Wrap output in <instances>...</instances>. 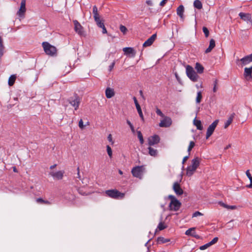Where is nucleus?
Wrapping results in <instances>:
<instances>
[{
	"mask_svg": "<svg viewBox=\"0 0 252 252\" xmlns=\"http://www.w3.org/2000/svg\"><path fill=\"white\" fill-rule=\"evenodd\" d=\"M200 163V158L198 157H195L191 160V165L188 166L186 169V174L190 177L193 175L196 171L197 167L199 166Z\"/></svg>",
	"mask_w": 252,
	"mask_h": 252,
	"instance_id": "1",
	"label": "nucleus"
},
{
	"mask_svg": "<svg viewBox=\"0 0 252 252\" xmlns=\"http://www.w3.org/2000/svg\"><path fill=\"white\" fill-rule=\"evenodd\" d=\"M105 193L107 196L116 199H123L125 195V193L116 189L106 190Z\"/></svg>",
	"mask_w": 252,
	"mask_h": 252,
	"instance_id": "2",
	"label": "nucleus"
},
{
	"mask_svg": "<svg viewBox=\"0 0 252 252\" xmlns=\"http://www.w3.org/2000/svg\"><path fill=\"white\" fill-rule=\"evenodd\" d=\"M42 45L44 50L47 55L51 56L56 55L57 49L55 46L51 45L47 42H43Z\"/></svg>",
	"mask_w": 252,
	"mask_h": 252,
	"instance_id": "3",
	"label": "nucleus"
},
{
	"mask_svg": "<svg viewBox=\"0 0 252 252\" xmlns=\"http://www.w3.org/2000/svg\"><path fill=\"white\" fill-rule=\"evenodd\" d=\"M186 73L188 77L192 81H197L198 76L195 73L192 67L188 65L186 67Z\"/></svg>",
	"mask_w": 252,
	"mask_h": 252,
	"instance_id": "4",
	"label": "nucleus"
},
{
	"mask_svg": "<svg viewBox=\"0 0 252 252\" xmlns=\"http://www.w3.org/2000/svg\"><path fill=\"white\" fill-rule=\"evenodd\" d=\"M143 169V166H137L132 169L131 173L134 177L141 179Z\"/></svg>",
	"mask_w": 252,
	"mask_h": 252,
	"instance_id": "5",
	"label": "nucleus"
},
{
	"mask_svg": "<svg viewBox=\"0 0 252 252\" xmlns=\"http://www.w3.org/2000/svg\"><path fill=\"white\" fill-rule=\"evenodd\" d=\"M68 102L74 107L75 110H77L80 103V99L77 94H75L74 96L71 97L69 98Z\"/></svg>",
	"mask_w": 252,
	"mask_h": 252,
	"instance_id": "6",
	"label": "nucleus"
},
{
	"mask_svg": "<svg viewBox=\"0 0 252 252\" xmlns=\"http://www.w3.org/2000/svg\"><path fill=\"white\" fill-rule=\"evenodd\" d=\"M219 120H216L213 122L208 127L206 135V138L208 139L213 133L218 124Z\"/></svg>",
	"mask_w": 252,
	"mask_h": 252,
	"instance_id": "7",
	"label": "nucleus"
},
{
	"mask_svg": "<svg viewBox=\"0 0 252 252\" xmlns=\"http://www.w3.org/2000/svg\"><path fill=\"white\" fill-rule=\"evenodd\" d=\"M73 23L74 25L75 31L80 36H84L85 35L83 31V28L81 24L78 22L77 20H74Z\"/></svg>",
	"mask_w": 252,
	"mask_h": 252,
	"instance_id": "8",
	"label": "nucleus"
},
{
	"mask_svg": "<svg viewBox=\"0 0 252 252\" xmlns=\"http://www.w3.org/2000/svg\"><path fill=\"white\" fill-rule=\"evenodd\" d=\"M160 141V137L158 135H154L149 137L148 138V145L150 146H154L158 144Z\"/></svg>",
	"mask_w": 252,
	"mask_h": 252,
	"instance_id": "9",
	"label": "nucleus"
},
{
	"mask_svg": "<svg viewBox=\"0 0 252 252\" xmlns=\"http://www.w3.org/2000/svg\"><path fill=\"white\" fill-rule=\"evenodd\" d=\"M240 18L244 21L250 22L252 24V15L249 13L240 12L239 14Z\"/></svg>",
	"mask_w": 252,
	"mask_h": 252,
	"instance_id": "10",
	"label": "nucleus"
},
{
	"mask_svg": "<svg viewBox=\"0 0 252 252\" xmlns=\"http://www.w3.org/2000/svg\"><path fill=\"white\" fill-rule=\"evenodd\" d=\"M172 124V120L171 118L168 117H165L163 120L161 121L159 124L160 127H168Z\"/></svg>",
	"mask_w": 252,
	"mask_h": 252,
	"instance_id": "11",
	"label": "nucleus"
},
{
	"mask_svg": "<svg viewBox=\"0 0 252 252\" xmlns=\"http://www.w3.org/2000/svg\"><path fill=\"white\" fill-rule=\"evenodd\" d=\"M26 0H22L21 1L20 7L17 12V14L19 17H22L24 16L26 12Z\"/></svg>",
	"mask_w": 252,
	"mask_h": 252,
	"instance_id": "12",
	"label": "nucleus"
},
{
	"mask_svg": "<svg viewBox=\"0 0 252 252\" xmlns=\"http://www.w3.org/2000/svg\"><path fill=\"white\" fill-rule=\"evenodd\" d=\"M252 70L250 68L245 67L244 69V77L248 81H252Z\"/></svg>",
	"mask_w": 252,
	"mask_h": 252,
	"instance_id": "13",
	"label": "nucleus"
},
{
	"mask_svg": "<svg viewBox=\"0 0 252 252\" xmlns=\"http://www.w3.org/2000/svg\"><path fill=\"white\" fill-rule=\"evenodd\" d=\"M195 230V227H192V228H189L186 231L185 234L187 235L191 236L197 239H199L200 238V236H199L198 234H196Z\"/></svg>",
	"mask_w": 252,
	"mask_h": 252,
	"instance_id": "14",
	"label": "nucleus"
},
{
	"mask_svg": "<svg viewBox=\"0 0 252 252\" xmlns=\"http://www.w3.org/2000/svg\"><path fill=\"white\" fill-rule=\"evenodd\" d=\"M64 173V171H59L56 172H51L49 174L56 179L61 180L63 178Z\"/></svg>",
	"mask_w": 252,
	"mask_h": 252,
	"instance_id": "15",
	"label": "nucleus"
},
{
	"mask_svg": "<svg viewBox=\"0 0 252 252\" xmlns=\"http://www.w3.org/2000/svg\"><path fill=\"white\" fill-rule=\"evenodd\" d=\"M157 38V34L155 33L153 34L150 38H149L143 44V46L144 47H146L148 46H150L154 42Z\"/></svg>",
	"mask_w": 252,
	"mask_h": 252,
	"instance_id": "16",
	"label": "nucleus"
},
{
	"mask_svg": "<svg viewBox=\"0 0 252 252\" xmlns=\"http://www.w3.org/2000/svg\"><path fill=\"white\" fill-rule=\"evenodd\" d=\"M219 240V238L218 237H215L211 241H210V242L204 245H202L199 248V249L200 250H204L207 248H208L209 247H210L211 246L215 244V243H216Z\"/></svg>",
	"mask_w": 252,
	"mask_h": 252,
	"instance_id": "17",
	"label": "nucleus"
},
{
	"mask_svg": "<svg viewBox=\"0 0 252 252\" xmlns=\"http://www.w3.org/2000/svg\"><path fill=\"white\" fill-rule=\"evenodd\" d=\"M174 192L177 195H181L184 193L183 189L181 188L179 183L177 182H174Z\"/></svg>",
	"mask_w": 252,
	"mask_h": 252,
	"instance_id": "18",
	"label": "nucleus"
},
{
	"mask_svg": "<svg viewBox=\"0 0 252 252\" xmlns=\"http://www.w3.org/2000/svg\"><path fill=\"white\" fill-rule=\"evenodd\" d=\"M184 10H185L184 7L183 5H180L177 8V14L180 17V19L182 21H183L184 20Z\"/></svg>",
	"mask_w": 252,
	"mask_h": 252,
	"instance_id": "19",
	"label": "nucleus"
},
{
	"mask_svg": "<svg viewBox=\"0 0 252 252\" xmlns=\"http://www.w3.org/2000/svg\"><path fill=\"white\" fill-rule=\"evenodd\" d=\"M105 95L108 98L112 97L115 95L114 90L110 88H107L105 90Z\"/></svg>",
	"mask_w": 252,
	"mask_h": 252,
	"instance_id": "20",
	"label": "nucleus"
},
{
	"mask_svg": "<svg viewBox=\"0 0 252 252\" xmlns=\"http://www.w3.org/2000/svg\"><path fill=\"white\" fill-rule=\"evenodd\" d=\"M123 51L126 55L131 54L132 57H134L135 55V52L134 50L131 47L124 48Z\"/></svg>",
	"mask_w": 252,
	"mask_h": 252,
	"instance_id": "21",
	"label": "nucleus"
},
{
	"mask_svg": "<svg viewBox=\"0 0 252 252\" xmlns=\"http://www.w3.org/2000/svg\"><path fill=\"white\" fill-rule=\"evenodd\" d=\"M215 41L213 39H211L210 41L209 47L205 50V53H210L212 49L215 47Z\"/></svg>",
	"mask_w": 252,
	"mask_h": 252,
	"instance_id": "22",
	"label": "nucleus"
},
{
	"mask_svg": "<svg viewBox=\"0 0 252 252\" xmlns=\"http://www.w3.org/2000/svg\"><path fill=\"white\" fill-rule=\"evenodd\" d=\"M149 150V154L152 157H156L158 155V151L157 149H155L152 147V146H150L148 148Z\"/></svg>",
	"mask_w": 252,
	"mask_h": 252,
	"instance_id": "23",
	"label": "nucleus"
},
{
	"mask_svg": "<svg viewBox=\"0 0 252 252\" xmlns=\"http://www.w3.org/2000/svg\"><path fill=\"white\" fill-rule=\"evenodd\" d=\"M238 62H241L242 65H246L251 62L248 56H246L240 60L238 59L237 63Z\"/></svg>",
	"mask_w": 252,
	"mask_h": 252,
	"instance_id": "24",
	"label": "nucleus"
},
{
	"mask_svg": "<svg viewBox=\"0 0 252 252\" xmlns=\"http://www.w3.org/2000/svg\"><path fill=\"white\" fill-rule=\"evenodd\" d=\"M235 115V114L233 113L230 116L228 120L226 121V122L224 124V128H226L231 124Z\"/></svg>",
	"mask_w": 252,
	"mask_h": 252,
	"instance_id": "25",
	"label": "nucleus"
},
{
	"mask_svg": "<svg viewBox=\"0 0 252 252\" xmlns=\"http://www.w3.org/2000/svg\"><path fill=\"white\" fill-rule=\"evenodd\" d=\"M193 124L196 126L197 129L200 130L203 129V126L201 124V121L196 120V118H195L193 120Z\"/></svg>",
	"mask_w": 252,
	"mask_h": 252,
	"instance_id": "26",
	"label": "nucleus"
},
{
	"mask_svg": "<svg viewBox=\"0 0 252 252\" xmlns=\"http://www.w3.org/2000/svg\"><path fill=\"white\" fill-rule=\"evenodd\" d=\"M195 68L198 73L201 74L203 72L204 67L199 63H196Z\"/></svg>",
	"mask_w": 252,
	"mask_h": 252,
	"instance_id": "27",
	"label": "nucleus"
},
{
	"mask_svg": "<svg viewBox=\"0 0 252 252\" xmlns=\"http://www.w3.org/2000/svg\"><path fill=\"white\" fill-rule=\"evenodd\" d=\"M181 206V203L177 198L174 197V211H178Z\"/></svg>",
	"mask_w": 252,
	"mask_h": 252,
	"instance_id": "28",
	"label": "nucleus"
},
{
	"mask_svg": "<svg viewBox=\"0 0 252 252\" xmlns=\"http://www.w3.org/2000/svg\"><path fill=\"white\" fill-rule=\"evenodd\" d=\"M246 173L247 176L248 177V178L249 179V180L250 181V184L249 185H247L246 187L248 188L251 189V188H252V176L250 173L249 170H247Z\"/></svg>",
	"mask_w": 252,
	"mask_h": 252,
	"instance_id": "29",
	"label": "nucleus"
},
{
	"mask_svg": "<svg viewBox=\"0 0 252 252\" xmlns=\"http://www.w3.org/2000/svg\"><path fill=\"white\" fill-rule=\"evenodd\" d=\"M16 79V76L15 75H12L10 76L8 79V85L9 86H12L14 84V82Z\"/></svg>",
	"mask_w": 252,
	"mask_h": 252,
	"instance_id": "30",
	"label": "nucleus"
},
{
	"mask_svg": "<svg viewBox=\"0 0 252 252\" xmlns=\"http://www.w3.org/2000/svg\"><path fill=\"white\" fill-rule=\"evenodd\" d=\"M194 6L198 9H201L202 8V4L199 0H195L193 2Z\"/></svg>",
	"mask_w": 252,
	"mask_h": 252,
	"instance_id": "31",
	"label": "nucleus"
},
{
	"mask_svg": "<svg viewBox=\"0 0 252 252\" xmlns=\"http://www.w3.org/2000/svg\"><path fill=\"white\" fill-rule=\"evenodd\" d=\"M136 109L137 110V112L139 114V115L140 117L141 118V119L143 121L144 120V116L142 113V111L141 108V107L139 105V104H137L135 105Z\"/></svg>",
	"mask_w": 252,
	"mask_h": 252,
	"instance_id": "32",
	"label": "nucleus"
},
{
	"mask_svg": "<svg viewBox=\"0 0 252 252\" xmlns=\"http://www.w3.org/2000/svg\"><path fill=\"white\" fill-rule=\"evenodd\" d=\"M169 241V240L168 239H165L162 237H158L157 238V242L158 244H163Z\"/></svg>",
	"mask_w": 252,
	"mask_h": 252,
	"instance_id": "33",
	"label": "nucleus"
},
{
	"mask_svg": "<svg viewBox=\"0 0 252 252\" xmlns=\"http://www.w3.org/2000/svg\"><path fill=\"white\" fill-rule=\"evenodd\" d=\"M202 95L201 91H199L197 92V96L196 98V102L197 103H199L202 99Z\"/></svg>",
	"mask_w": 252,
	"mask_h": 252,
	"instance_id": "34",
	"label": "nucleus"
},
{
	"mask_svg": "<svg viewBox=\"0 0 252 252\" xmlns=\"http://www.w3.org/2000/svg\"><path fill=\"white\" fill-rule=\"evenodd\" d=\"M93 13L94 14V17L99 16L98 13L97 8L95 5L93 6Z\"/></svg>",
	"mask_w": 252,
	"mask_h": 252,
	"instance_id": "35",
	"label": "nucleus"
},
{
	"mask_svg": "<svg viewBox=\"0 0 252 252\" xmlns=\"http://www.w3.org/2000/svg\"><path fill=\"white\" fill-rule=\"evenodd\" d=\"M106 149H107V152L109 157L110 158H111L112 157V150L111 147L109 145H107L106 146Z\"/></svg>",
	"mask_w": 252,
	"mask_h": 252,
	"instance_id": "36",
	"label": "nucleus"
},
{
	"mask_svg": "<svg viewBox=\"0 0 252 252\" xmlns=\"http://www.w3.org/2000/svg\"><path fill=\"white\" fill-rule=\"evenodd\" d=\"M203 32L205 34L206 37H208L209 35V31L206 27H203L202 28Z\"/></svg>",
	"mask_w": 252,
	"mask_h": 252,
	"instance_id": "37",
	"label": "nucleus"
},
{
	"mask_svg": "<svg viewBox=\"0 0 252 252\" xmlns=\"http://www.w3.org/2000/svg\"><path fill=\"white\" fill-rule=\"evenodd\" d=\"M194 146L195 143L193 141H190L188 149V152L189 153Z\"/></svg>",
	"mask_w": 252,
	"mask_h": 252,
	"instance_id": "38",
	"label": "nucleus"
},
{
	"mask_svg": "<svg viewBox=\"0 0 252 252\" xmlns=\"http://www.w3.org/2000/svg\"><path fill=\"white\" fill-rule=\"evenodd\" d=\"M217 84H218V80L215 79L214 81V83H213L214 87H213V92H214V93L216 92L217 91V89H218Z\"/></svg>",
	"mask_w": 252,
	"mask_h": 252,
	"instance_id": "39",
	"label": "nucleus"
},
{
	"mask_svg": "<svg viewBox=\"0 0 252 252\" xmlns=\"http://www.w3.org/2000/svg\"><path fill=\"white\" fill-rule=\"evenodd\" d=\"M120 30L121 32H123L124 34H125L127 31L126 28L125 26L122 25L120 26Z\"/></svg>",
	"mask_w": 252,
	"mask_h": 252,
	"instance_id": "40",
	"label": "nucleus"
},
{
	"mask_svg": "<svg viewBox=\"0 0 252 252\" xmlns=\"http://www.w3.org/2000/svg\"><path fill=\"white\" fill-rule=\"evenodd\" d=\"M168 197L170 199L169 207L170 208L171 210H172V206L173 205V195H170Z\"/></svg>",
	"mask_w": 252,
	"mask_h": 252,
	"instance_id": "41",
	"label": "nucleus"
},
{
	"mask_svg": "<svg viewBox=\"0 0 252 252\" xmlns=\"http://www.w3.org/2000/svg\"><path fill=\"white\" fill-rule=\"evenodd\" d=\"M126 123L129 125V126H130V129L131 130V131L133 133H134L135 132V129H134V127L133 126L132 124L131 123V122L129 120H127Z\"/></svg>",
	"mask_w": 252,
	"mask_h": 252,
	"instance_id": "42",
	"label": "nucleus"
},
{
	"mask_svg": "<svg viewBox=\"0 0 252 252\" xmlns=\"http://www.w3.org/2000/svg\"><path fill=\"white\" fill-rule=\"evenodd\" d=\"M165 228V226L164 225L163 223L162 222H160L158 226V229L159 230H162L164 229Z\"/></svg>",
	"mask_w": 252,
	"mask_h": 252,
	"instance_id": "43",
	"label": "nucleus"
},
{
	"mask_svg": "<svg viewBox=\"0 0 252 252\" xmlns=\"http://www.w3.org/2000/svg\"><path fill=\"white\" fill-rule=\"evenodd\" d=\"M156 113H157V115H159L160 116H161L162 117H164V115L162 113L161 110L160 109H159L158 108L156 109Z\"/></svg>",
	"mask_w": 252,
	"mask_h": 252,
	"instance_id": "44",
	"label": "nucleus"
},
{
	"mask_svg": "<svg viewBox=\"0 0 252 252\" xmlns=\"http://www.w3.org/2000/svg\"><path fill=\"white\" fill-rule=\"evenodd\" d=\"M78 125L81 129H83L84 128L85 126L83 125V122L82 119H80V120L79 121Z\"/></svg>",
	"mask_w": 252,
	"mask_h": 252,
	"instance_id": "45",
	"label": "nucleus"
},
{
	"mask_svg": "<svg viewBox=\"0 0 252 252\" xmlns=\"http://www.w3.org/2000/svg\"><path fill=\"white\" fill-rule=\"evenodd\" d=\"M203 214L199 211H196L192 215V217H196L198 216H202Z\"/></svg>",
	"mask_w": 252,
	"mask_h": 252,
	"instance_id": "46",
	"label": "nucleus"
},
{
	"mask_svg": "<svg viewBox=\"0 0 252 252\" xmlns=\"http://www.w3.org/2000/svg\"><path fill=\"white\" fill-rule=\"evenodd\" d=\"M96 25L98 27L100 28L101 27H104V23L102 21L98 22V23H96Z\"/></svg>",
	"mask_w": 252,
	"mask_h": 252,
	"instance_id": "47",
	"label": "nucleus"
},
{
	"mask_svg": "<svg viewBox=\"0 0 252 252\" xmlns=\"http://www.w3.org/2000/svg\"><path fill=\"white\" fill-rule=\"evenodd\" d=\"M236 208H237V207L235 205H227V207L226 208V209H231V210H234V209H236Z\"/></svg>",
	"mask_w": 252,
	"mask_h": 252,
	"instance_id": "48",
	"label": "nucleus"
},
{
	"mask_svg": "<svg viewBox=\"0 0 252 252\" xmlns=\"http://www.w3.org/2000/svg\"><path fill=\"white\" fill-rule=\"evenodd\" d=\"M137 133L138 138L139 140L143 138L142 134L140 131H137Z\"/></svg>",
	"mask_w": 252,
	"mask_h": 252,
	"instance_id": "49",
	"label": "nucleus"
},
{
	"mask_svg": "<svg viewBox=\"0 0 252 252\" xmlns=\"http://www.w3.org/2000/svg\"><path fill=\"white\" fill-rule=\"evenodd\" d=\"M107 139H108V140L110 142H111L112 144H113L114 143V142L113 141V140H112V135L111 134H109L108 135Z\"/></svg>",
	"mask_w": 252,
	"mask_h": 252,
	"instance_id": "50",
	"label": "nucleus"
},
{
	"mask_svg": "<svg viewBox=\"0 0 252 252\" xmlns=\"http://www.w3.org/2000/svg\"><path fill=\"white\" fill-rule=\"evenodd\" d=\"M44 199H43L42 198H38L36 199V201L38 203H40V204H43L44 203Z\"/></svg>",
	"mask_w": 252,
	"mask_h": 252,
	"instance_id": "51",
	"label": "nucleus"
},
{
	"mask_svg": "<svg viewBox=\"0 0 252 252\" xmlns=\"http://www.w3.org/2000/svg\"><path fill=\"white\" fill-rule=\"evenodd\" d=\"M94 21L96 22V23L101 21L100 20L99 16H97V17H94Z\"/></svg>",
	"mask_w": 252,
	"mask_h": 252,
	"instance_id": "52",
	"label": "nucleus"
},
{
	"mask_svg": "<svg viewBox=\"0 0 252 252\" xmlns=\"http://www.w3.org/2000/svg\"><path fill=\"white\" fill-rule=\"evenodd\" d=\"M219 204H220V205L221 206H222V207H224V208H227V204H225V203H223V202H219Z\"/></svg>",
	"mask_w": 252,
	"mask_h": 252,
	"instance_id": "53",
	"label": "nucleus"
},
{
	"mask_svg": "<svg viewBox=\"0 0 252 252\" xmlns=\"http://www.w3.org/2000/svg\"><path fill=\"white\" fill-rule=\"evenodd\" d=\"M167 0H162L160 3V5L161 6H163L166 3Z\"/></svg>",
	"mask_w": 252,
	"mask_h": 252,
	"instance_id": "54",
	"label": "nucleus"
},
{
	"mask_svg": "<svg viewBox=\"0 0 252 252\" xmlns=\"http://www.w3.org/2000/svg\"><path fill=\"white\" fill-rule=\"evenodd\" d=\"M146 3L150 6L153 5V2L151 0H147L146 1Z\"/></svg>",
	"mask_w": 252,
	"mask_h": 252,
	"instance_id": "55",
	"label": "nucleus"
},
{
	"mask_svg": "<svg viewBox=\"0 0 252 252\" xmlns=\"http://www.w3.org/2000/svg\"><path fill=\"white\" fill-rule=\"evenodd\" d=\"M189 158V156H187L184 158L183 159V161H182L183 164H184L186 161V160H187V159Z\"/></svg>",
	"mask_w": 252,
	"mask_h": 252,
	"instance_id": "56",
	"label": "nucleus"
},
{
	"mask_svg": "<svg viewBox=\"0 0 252 252\" xmlns=\"http://www.w3.org/2000/svg\"><path fill=\"white\" fill-rule=\"evenodd\" d=\"M115 65V62H113L112 63V64L109 66V71H111L112 69L113 68Z\"/></svg>",
	"mask_w": 252,
	"mask_h": 252,
	"instance_id": "57",
	"label": "nucleus"
},
{
	"mask_svg": "<svg viewBox=\"0 0 252 252\" xmlns=\"http://www.w3.org/2000/svg\"><path fill=\"white\" fill-rule=\"evenodd\" d=\"M101 28L102 29V33H107V30L105 27V26H104V27H101Z\"/></svg>",
	"mask_w": 252,
	"mask_h": 252,
	"instance_id": "58",
	"label": "nucleus"
},
{
	"mask_svg": "<svg viewBox=\"0 0 252 252\" xmlns=\"http://www.w3.org/2000/svg\"><path fill=\"white\" fill-rule=\"evenodd\" d=\"M133 100H134V103H135V105L136 104H139L138 102V101H137V100L136 99V98L135 96L133 97Z\"/></svg>",
	"mask_w": 252,
	"mask_h": 252,
	"instance_id": "59",
	"label": "nucleus"
},
{
	"mask_svg": "<svg viewBox=\"0 0 252 252\" xmlns=\"http://www.w3.org/2000/svg\"><path fill=\"white\" fill-rule=\"evenodd\" d=\"M43 204H47V205H50V204H51V203L50 201H49L48 200H44Z\"/></svg>",
	"mask_w": 252,
	"mask_h": 252,
	"instance_id": "60",
	"label": "nucleus"
},
{
	"mask_svg": "<svg viewBox=\"0 0 252 252\" xmlns=\"http://www.w3.org/2000/svg\"><path fill=\"white\" fill-rule=\"evenodd\" d=\"M56 166H57V164H54V165H51V166H50V168L51 169H54L55 167H56Z\"/></svg>",
	"mask_w": 252,
	"mask_h": 252,
	"instance_id": "61",
	"label": "nucleus"
},
{
	"mask_svg": "<svg viewBox=\"0 0 252 252\" xmlns=\"http://www.w3.org/2000/svg\"><path fill=\"white\" fill-rule=\"evenodd\" d=\"M139 141H140V144H141V145H142V144L144 143V139H143V138H142V139H140L139 140Z\"/></svg>",
	"mask_w": 252,
	"mask_h": 252,
	"instance_id": "62",
	"label": "nucleus"
},
{
	"mask_svg": "<svg viewBox=\"0 0 252 252\" xmlns=\"http://www.w3.org/2000/svg\"><path fill=\"white\" fill-rule=\"evenodd\" d=\"M251 62H252V53L249 55H248Z\"/></svg>",
	"mask_w": 252,
	"mask_h": 252,
	"instance_id": "63",
	"label": "nucleus"
},
{
	"mask_svg": "<svg viewBox=\"0 0 252 252\" xmlns=\"http://www.w3.org/2000/svg\"><path fill=\"white\" fill-rule=\"evenodd\" d=\"M13 171L15 172H17V169H16V168L15 167H13Z\"/></svg>",
	"mask_w": 252,
	"mask_h": 252,
	"instance_id": "64",
	"label": "nucleus"
}]
</instances>
